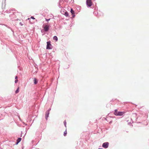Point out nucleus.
Segmentation results:
<instances>
[{"label":"nucleus","mask_w":149,"mask_h":149,"mask_svg":"<svg viewBox=\"0 0 149 149\" xmlns=\"http://www.w3.org/2000/svg\"><path fill=\"white\" fill-rule=\"evenodd\" d=\"M109 143L108 142H105L102 145V147L105 148H107L109 147Z\"/></svg>","instance_id":"1"},{"label":"nucleus","mask_w":149,"mask_h":149,"mask_svg":"<svg viewBox=\"0 0 149 149\" xmlns=\"http://www.w3.org/2000/svg\"><path fill=\"white\" fill-rule=\"evenodd\" d=\"M125 113L123 111H117L115 115L116 116H122Z\"/></svg>","instance_id":"2"},{"label":"nucleus","mask_w":149,"mask_h":149,"mask_svg":"<svg viewBox=\"0 0 149 149\" xmlns=\"http://www.w3.org/2000/svg\"><path fill=\"white\" fill-rule=\"evenodd\" d=\"M47 46L46 48L47 49H51L52 48V46L50 44V42H47Z\"/></svg>","instance_id":"3"},{"label":"nucleus","mask_w":149,"mask_h":149,"mask_svg":"<svg viewBox=\"0 0 149 149\" xmlns=\"http://www.w3.org/2000/svg\"><path fill=\"white\" fill-rule=\"evenodd\" d=\"M86 4L89 7H90L92 5V1L91 0H86Z\"/></svg>","instance_id":"4"},{"label":"nucleus","mask_w":149,"mask_h":149,"mask_svg":"<svg viewBox=\"0 0 149 149\" xmlns=\"http://www.w3.org/2000/svg\"><path fill=\"white\" fill-rule=\"evenodd\" d=\"M45 31H47L49 30V26L47 25H46L43 27Z\"/></svg>","instance_id":"5"},{"label":"nucleus","mask_w":149,"mask_h":149,"mask_svg":"<svg viewBox=\"0 0 149 149\" xmlns=\"http://www.w3.org/2000/svg\"><path fill=\"white\" fill-rule=\"evenodd\" d=\"M49 112L46 111L45 114V118L46 120H47L48 119V118L49 117Z\"/></svg>","instance_id":"6"},{"label":"nucleus","mask_w":149,"mask_h":149,"mask_svg":"<svg viewBox=\"0 0 149 149\" xmlns=\"http://www.w3.org/2000/svg\"><path fill=\"white\" fill-rule=\"evenodd\" d=\"M34 84H36L38 82V80L36 78H34Z\"/></svg>","instance_id":"7"},{"label":"nucleus","mask_w":149,"mask_h":149,"mask_svg":"<svg viewBox=\"0 0 149 149\" xmlns=\"http://www.w3.org/2000/svg\"><path fill=\"white\" fill-rule=\"evenodd\" d=\"M53 39L54 40H55L56 41H58V38L56 36H54Z\"/></svg>","instance_id":"8"},{"label":"nucleus","mask_w":149,"mask_h":149,"mask_svg":"<svg viewBox=\"0 0 149 149\" xmlns=\"http://www.w3.org/2000/svg\"><path fill=\"white\" fill-rule=\"evenodd\" d=\"M67 134V129L66 128L65 130L64 131V132L63 133V135L64 136H65Z\"/></svg>","instance_id":"9"},{"label":"nucleus","mask_w":149,"mask_h":149,"mask_svg":"<svg viewBox=\"0 0 149 149\" xmlns=\"http://www.w3.org/2000/svg\"><path fill=\"white\" fill-rule=\"evenodd\" d=\"M22 139V138L20 137L18 138L17 139V141L19 143L21 141Z\"/></svg>","instance_id":"10"},{"label":"nucleus","mask_w":149,"mask_h":149,"mask_svg":"<svg viewBox=\"0 0 149 149\" xmlns=\"http://www.w3.org/2000/svg\"><path fill=\"white\" fill-rule=\"evenodd\" d=\"M19 87H18L17 90L15 91V93L16 94L18 93L19 92Z\"/></svg>","instance_id":"11"},{"label":"nucleus","mask_w":149,"mask_h":149,"mask_svg":"<svg viewBox=\"0 0 149 149\" xmlns=\"http://www.w3.org/2000/svg\"><path fill=\"white\" fill-rule=\"evenodd\" d=\"M110 106L111 104L110 103H108L106 105V107L107 108H108L110 107Z\"/></svg>","instance_id":"12"},{"label":"nucleus","mask_w":149,"mask_h":149,"mask_svg":"<svg viewBox=\"0 0 149 149\" xmlns=\"http://www.w3.org/2000/svg\"><path fill=\"white\" fill-rule=\"evenodd\" d=\"M63 123H64V125L65 126V127L66 128V124H67V123H66V120H65L64 121V122H63Z\"/></svg>","instance_id":"13"},{"label":"nucleus","mask_w":149,"mask_h":149,"mask_svg":"<svg viewBox=\"0 0 149 149\" xmlns=\"http://www.w3.org/2000/svg\"><path fill=\"white\" fill-rule=\"evenodd\" d=\"M64 15L66 17L68 15V13L67 12H66L64 13Z\"/></svg>","instance_id":"14"},{"label":"nucleus","mask_w":149,"mask_h":149,"mask_svg":"<svg viewBox=\"0 0 149 149\" xmlns=\"http://www.w3.org/2000/svg\"><path fill=\"white\" fill-rule=\"evenodd\" d=\"M70 12L72 15L74 14V12L72 8L71 9Z\"/></svg>","instance_id":"15"},{"label":"nucleus","mask_w":149,"mask_h":149,"mask_svg":"<svg viewBox=\"0 0 149 149\" xmlns=\"http://www.w3.org/2000/svg\"><path fill=\"white\" fill-rule=\"evenodd\" d=\"M118 111V110L117 109H115L114 110V112H113V114L115 115L116 113L118 111Z\"/></svg>","instance_id":"16"},{"label":"nucleus","mask_w":149,"mask_h":149,"mask_svg":"<svg viewBox=\"0 0 149 149\" xmlns=\"http://www.w3.org/2000/svg\"><path fill=\"white\" fill-rule=\"evenodd\" d=\"M51 110V108H49V109L47 110L46 111H48V112H49V111Z\"/></svg>","instance_id":"17"},{"label":"nucleus","mask_w":149,"mask_h":149,"mask_svg":"<svg viewBox=\"0 0 149 149\" xmlns=\"http://www.w3.org/2000/svg\"><path fill=\"white\" fill-rule=\"evenodd\" d=\"M18 81V80L17 79H16L15 81V83H17V82Z\"/></svg>","instance_id":"18"},{"label":"nucleus","mask_w":149,"mask_h":149,"mask_svg":"<svg viewBox=\"0 0 149 149\" xmlns=\"http://www.w3.org/2000/svg\"><path fill=\"white\" fill-rule=\"evenodd\" d=\"M31 18L33 19H35V18L33 16L31 17Z\"/></svg>","instance_id":"19"},{"label":"nucleus","mask_w":149,"mask_h":149,"mask_svg":"<svg viewBox=\"0 0 149 149\" xmlns=\"http://www.w3.org/2000/svg\"><path fill=\"white\" fill-rule=\"evenodd\" d=\"M19 143L17 141V142H16V143H15V144L16 145H17L18 144V143Z\"/></svg>","instance_id":"20"},{"label":"nucleus","mask_w":149,"mask_h":149,"mask_svg":"<svg viewBox=\"0 0 149 149\" xmlns=\"http://www.w3.org/2000/svg\"><path fill=\"white\" fill-rule=\"evenodd\" d=\"M50 19H46V20L47 21H49L50 20Z\"/></svg>","instance_id":"21"},{"label":"nucleus","mask_w":149,"mask_h":149,"mask_svg":"<svg viewBox=\"0 0 149 149\" xmlns=\"http://www.w3.org/2000/svg\"><path fill=\"white\" fill-rule=\"evenodd\" d=\"M17 79V76H16L15 77V79Z\"/></svg>","instance_id":"22"},{"label":"nucleus","mask_w":149,"mask_h":149,"mask_svg":"<svg viewBox=\"0 0 149 149\" xmlns=\"http://www.w3.org/2000/svg\"><path fill=\"white\" fill-rule=\"evenodd\" d=\"M22 132H21V136H22Z\"/></svg>","instance_id":"23"},{"label":"nucleus","mask_w":149,"mask_h":149,"mask_svg":"<svg viewBox=\"0 0 149 149\" xmlns=\"http://www.w3.org/2000/svg\"><path fill=\"white\" fill-rule=\"evenodd\" d=\"M30 23H31V24H33V23L34 22H30Z\"/></svg>","instance_id":"24"},{"label":"nucleus","mask_w":149,"mask_h":149,"mask_svg":"<svg viewBox=\"0 0 149 149\" xmlns=\"http://www.w3.org/2000/svg\"><path fill=\"white\" fill-rule=\"evenodd\" d=\"M98 149H103L102 148H99Z\"/></svg>","instance_id":"25"},{"label":"nucleus","mask_w":149,"mask_h":149,"mask_svg":"<svg viewBox=\"0 0 149 149\" xmlns=\"http://www.w3.org/2000/svg\"><path fill=\"white\" fill-rule=\"evenodd\" d=\"M30 19L29 18H28L27 20H29Z\"/></svg>","instance_id":"26"},{"label":"nucleus","mask_w":149,"mask_h":149,"mask_svg":"<svg viewBox=\"0 0 149 149\" xmlns=\"http://www.w3.org/2000/svg\"><path fill=\"white\" fill-rule=\"evenodd\" d=\"M74 15H72V17H74Z\"/></svg>","instance_id":"27"}]
</instances>
